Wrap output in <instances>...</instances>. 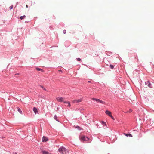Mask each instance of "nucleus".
I'll use <instances>...</instances> for the list:
<instances>
[{"mask_svg":"<svg viewBox=\"0 0 154 154\" xmlns=\"http://www.w3.org/2000/svg\"><path fill=\"white\" fill-rule=\"evenodd\" d=\"M58 151L61 153L62 154H67V153L68 152L66 149L64 147H60L58 149Z\"/></svg>","mask_w":154,"mask_h":154,"instance_id":"nucleus-1","label":"nucleus"},{"mask_svg":"<svg viewBox=\"0 0 154 154\" xmlns=\"http://www.w3.org/2000/svg\"><path fill=\"white\" fill-rule=\"evenodd\" d=\"M92 99L93 100H95L97 102H99L102 104H105V103H106L105 102L103 101L100 99H98L93 98H92Z\"/></svg>","mask_w":154,"mask_h":154,"instance_id":"nucleus-2","label":"nucleus"},{"mask_svg":"<svg viewBox=\"0 0 154 154\" xmlns=\"http://www.w3.org/2000/svg\"><path fill=\"white\" fill-rule=\"evenodd\" d=\"M81 139L82 141H88L89 139L87 137H85L84 136H82L81 137Z\"/></svg>","mask_w":154,"mask_h":154,"instance_id":"nucleus-3","label":"nucleus"},{"mask_svg":"<svg viewBox=\"0 0 154 154\" xmlns=\"http://www.w3.org/2000/svg\"><path fill=\"white\" fill-rule=\"evenodd\" d=\"M64 98L63 97H57L56 98V100L59 102H63L64 100Z\"/></svg>","mask_w":154,"mask_h":154,"instance_id":"nucleus-4","label":"nucleus"},{"mask_svg":"<svg viewBox=\"0 0 154 154\" xmlns=\"http://www.w3.org/2000/svg\"><path fill=\"white\" fill-rule=\"evenodd\" d=\"M82 101V99H80L78 100H74L72 101V102L73 103H79L81 102Z\"/></svg>","mask_w":154,"mask_h":154,"instance_id":"nucleus-5","label":"nucleus"},{"mask_svg":"<svg viewBox=\"0 0 154 154\" xmlns=\"http://www.w3.org/2000/svg\"><path fill=\"white\" fill-rule=\"evenodd\" d=\"M33 110L35 114H38V111L37 110V109L36 107H33Z\"/></svg>","mask_w":154,"mask_h":154,"instance_id":"nucleus-6","label":"nucleus"},{"mask_svg":"<svg viewBox=\"0 0 154 154\" xmlns=\"http://www.w3.org/2000/svg\"><path fill=\"white\" fill-rule=\"evenodd\" d=\"M48 140V138L45 136H43L42 138V141L43 142H46Z\"/></svg>","mask_w":154,"mask_h":154,"instance_id":"nucleus-7","label":"nucleus"},{"mask_svg":"<svg viewBox=\"0 0 154 154\" xmlns=\"http://www.w3.org/2000/svg\"><path fill=\"white\" fill-rule=\"evenodd\" d=\"M41 153L42 154H50L48 152L44 150H42Z\"/></svg>","mask_w":154,"mask_h":154,"instance_id":"nucleus-8","label":"nucleus"},{"mask_svg":"<svg viewBox=\"0 0 154 154\" xmlns=\"http://www.w3.org/2000/svg\"><path fill=\"white\" fill-rule=\"evenodd\" d=\"M105 113L106 114L109 115V116L111 114V112L108 110H106L105 112Z\"/></svg>","mask_w":154,"mask_h":154,"instance_id":"nucleus-9","label":"nucleus"},{"mask_svg":"<svg viewBox=\"0 0 154 154\" xmlns=\"http://www.w3.org/2000/svg\"><path fill=\"white\" fill-rule=\"evenodd\" d=\"M64 103H67L68 104V105L67 106H68L69 107H70L71 106L70 103L68 101H64Z\"/></svg>","mask_w":154,"mask_h":154,"instance_id":"nucleus-10","label":"nucleus"},{"mask_svg":"<svg viewBox=\"0 0 154 154\" xmlns=\"http://www.w3.org/2000/svg\"><path fill=\"white\" fill-rule=\"evenodd\" d=\"M124 134L125 136H127V137L129 136V137H132V135L130 134H126L125 133Z\"/></svg>","mask_w":154,"mask_h":154,"instance_id":"nucleus-11","label":"nucleus"},{"mask_svg":"<svg viewBox=\"0 0 154 154\" xmlns=\"http://www.w3.org/2000/svg\"><path fill=\"white\" fill-rule=\"evenodd\" d=\"M17 110L20 113L22 114V111H21V110L20 109L19 107H17Z\"/></svg>","mask_w":154,"mask_h":154,"instance_id":"nucleus-12","label":"nucleus"},{"mask_svg":"<svg viewBox=\"0 0 154 154\" xmlns=\"http://www.w3.org/2000/svg\"><path fill=\"white\" fill-rule=\"evenodd\" d=\"M26 17V16L25 15H24L23 16H21L20 17V19L21 20H23Z\"/></svg>","mask_w":154,"mask_h":154,"instance_id":"nucleus-13","label":"nucleus"},{"mask_svg":"<svg viewBox=\"0 0 154 154\" xmlns=\"http://www.w3.org/2000/svg\"><path fill=\"white\" fill-rule=\"evenodd\" d=\"M36 69L38 71H40L42 72H43V69H40V68H36Z\"/></svg>","mask_w":154,"mask_h":154,"instance_id":"nucleus-14","label":"nucleus"},{"mask_svg":"<svg viewBox=\"0 0 154 154\" xmlns=\"http://www.w3.org/2000/svg\"><path fill=\"white\" fill-rule=\"evenodd\" d=\"M102 124L103 125H105L106 126L107 125L106 122L104 121H102L101 122Z\"/></svg>","mask_w":154,"mask_h":154,"instance_id":"nucleus-15","label":"nucleus"},{"mask_svg":"<svg viewBox=\"0 0 154 154\" xmlns=\"http://www.w3.org/2000/svg\"><path fill=\"white\" fill-rule=\"evenodd\" d=\"M54 119L56 120V121H58L57 120V116L56 115H55L54 116Z\"/></svg>","mask_w":154,"mask_h":154,"instance_id":"nucleus-16","label":"nucleus"},{"mask_svg":"<svg viewBox=\"0 0 154 154\" xmlns=\"http://www.w3.org/2000/svg\"><path fill=\"white\" fill-rule=\"evenodd\" d=\"M110 67L111 69H113L114 68V66L112 65H110Z\"/></svg>","mask_w":154,"mask_h":154,"instance_id":"nucleus-17","label":"nucleus"},{"mask_svg":"<svg viewBox=\"0 0 154 154\" xmlns=\"http://www.w3.org/2000/svg\"><path fill=\"white\" fill-rule=\"evenodd\" d=\"M41 88H42L44 90H45L46 91H47L46 89L44 88V87H43L42 86H41Z\"/></svg>","mask_w":154,"mask_h":154,"instance_id":"nucleus-18","label":"nucleus"},{"mask_svg":"<svg viewBox=\"0 0 154 154\" xmlns=\"http://www.w3.org/2000/svg\"><path fill=\"white\" fill-rule=\"evenodd\" d=\"M13 8V5H12L10 7H9V8H10V9H12Z\"/></svg>","mask_w":154,"mask_h":154,"instance_id":"nucleus-19","label":"nucleus"},{"mask_svg":"<svg viewBox=\"0 0 154 154\" xmlns=\"http://www.w3.org/2000/svg\"><path fill=\"white\" fill-rule=\"evenodd\" d=\"M77 59L78 61H80L81 60V59L80 58H77Z\"/></svg>","mask_w":154,"mask_h":154,"instance_id":"nucleus-20","label":"nucleus"},{"mask_svg":"<svg viewBox=\"0 0 154 154\" xmlns=\"http://www.w3.org/2000/svg\"><path fill=\"white\" fill-rule=\"evenodd\" d=\"M66 30H64L63 31V33L65 34L66 33Z\"/></svg>","mask_w":154,"mask_h":154,"instance_id":"nucleus-21","label":"nucleus"},{"mask_svg":"<svg viewBox=\"0 0 154 154\" xmlns=\"http://www.w3.org/2000/svg\"><path fill=\"white\" fill-rule=\"evenodd\" d=\"M132 110H131V109H130V110H129V111L128 112H129V113H130V112H132Z\"/></svg>","mask_w":154,"mask_h":154,"instance_id":"nucleus-22","label":"nucleus"},{"mask_svg":"<svg viewBox=\"0 0 154 154\" xmlns=\"http://www.w3.org/2000/svg\"><path fill=\"white\" fill-rule=\"evenodd\" d=\"M109 116L111 118H112V117H113L112 115H111V114Z\"/></svg>","mask_w":154,"mask_h":154,"instance_id":"nucleus-23","label":"nucleus"},{"mask_svg":"<svg viewBox=\"0 0 154 154\" xmlns=\"http://www.w3.org/2000/svg\"><path fill=\"white\" fill-rule=\"evenodd\" d=\"M26 8H28V6L27 5H26Z\"/></svg>","mask_w":154,"mask_h":154,"instance_id":"nucleus-24","label":"nucleus"},{"mask_svg":"<svg viewBox=\"0 0 154 154\" xmlns=\"http://www.w3.org/2000/svg\"><path fill=\"white\" fill-rule=\"evenodd\" d=\"M113 120H115V119L113 117H112V118Z\"/></svg>","mask_w":154,"mask_h":154,"instance_id":"nucleus-25","label":"nucleus"},{"mask_svg":"<svg viewBox=\"0 0 154 154\" xmlns=\"http://www.w3.org/2000/svg\"><path fill=\"white\" fill-rule=\"evenodd\" d=\"M77 127H78V128H80V127H79V126H77V127H76V128H77Z\"/></svg>","mask_w":154,"mask_h":154,"instance_id":"nucleus-26","label":"nucleus"},{"mask_svg":"<svg viewBox=\"0 0 154 154\" xmlns=\"http://www.w3.org/2000/svg\"><path fill=\"white\" fill-rule=\"evenodd\" d=\"M59 71H60V72H61V70H59Z\"/></svg>","mask_w":154,"mask_h":154,"instance_id":"nucleus-27","label":"nucleus"},{"mask_svg":"<svg viewBox=\"0 0 154 154\" xmlns=\"http://www.w3.org/2000/svg\"><path fill=\"white\" fill-rule=\"evenodd\" d=\"M149 85H148V86H149Z\"/></svg>","mask_w":154,"mask_h":154,"instance_id":"nucleus-28","label":"nucleus"},{"mask_svg":"<svg viewBox=\"0 0 154 154\" xmlns=\"http://www.w3.org/2000/svg\"><path fill=\"white\" fill-rule=\"evenodd\" d=\"M15 154H17V153H15Z\"/></svg>","mask_w":154,"mask_h":154,"instance_id":"nucleus-29","label":"nucleus"}]
</instances>
